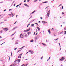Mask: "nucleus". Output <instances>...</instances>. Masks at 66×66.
<instances>
[{
  "label": "nucleus",
  "mask_w": 66,
  "mask_h": 66,
  "mask_svg": "<svg viewBox=\"0 0 66 66\" xmlns=\"http://www.w3.org/2000/svg\"><path fill=\"white\" fill-rule=\"evenodd\" d=\"M50 10L48 11V12H47V14L46 16L47 18H48V17H49V15H50Z\"/></svg>",
  "instance_id": "obj_1"
},
{
  "label": "nucleus",
  "mask_w": 66,
  "mask_h": 66,
  "mask_svg": "<svg viewBox=\"0 0 66 66\" xmlns=\"http://www.w3.org/2000/svg\"><path fill=\"white\" fill-rule=\"evenodd\" d=\"M3 30L5 32H6V31H7L9 29H8V28H5L3 29Z\"/></svg>",
  "instance_id": "obj_2"
},
{
  "label": "nucleus",
  "mask_w": 66,
  "mask_h": 66,
  "mask_svg": "<svg viewBox=\"0 0 66 66\" xmlns=\"http://www.w3.org/2000/svg\"><path fill=\"white\" fill-rule=\"evenodd\" d=\"M65 59V58L64 57H62L61 59H60L59 60V61L61 62V61H63V60H64Z\"/></svg>",
  "instance_id": "obj_3"
},
{
  "label": "nucleus",
  "mask_w": 66,
  "mask_h": 66,
  "mask_svg": "<svg viewBox=\"0 0 66 66\" xmlns=\"http://www.w3.org/2000/svg\"><path fill=\"white\" fill-rule=\"evenodd\" d=\"M23 38V36L22 35V34H20V38Z\"/></svg>",
  "instance_id": "obj_4"
},
{
  "label": "nucleus",
  "mask_w": 66,
  "mask_h": 66,
  "mask_svg": "<svg viewBox=\"0 0 66 66\" xmlns=\"http://www.w3.org/2000/svg\"><path fill=\"white\" fill-rule=\"evenodd\" d=\"M22 54H23L22 53L20 54L18 56V58H20V59H21V57L22 55Z\"/></svg>",
  "instance_id": "obj_5"
},
{
  "label": "nucleus",
  "mask_w": 66,
  "mask_h": 66,
  "mask_svg": "<svg viewBox=\"0 0 66 66\" xmlns=\"http://www.w3.org/2000/svg\"><path fill=\"white\" fill-rule=\"evenodd\" d=\"M31 29H30V28H29V29H28L27 30H26L24 31V32H28V31H30Z\"/></svg>",
  "instance_id": "obj_6"
},
{
  "label": "nucleus",
  "mask_w": 66,
  "mask_h": 66,
  "mask_svg": "<svg viewBox=\"0 0 66 66\" xmlns=\"http://www.w3.org/2000/svg\"><path fill=\"white\" fill-rule=\"evenodd\" d=\"M16 62H17L18 63H19L20 62V60L19 59V60H17L16 61H14V63H15Z\"/></svg>",
  "instance_id": "obj_7"
},
{
  "label": "nucleus",
  "mask_w": 66,
  "mask_h": 66,
  "mask_svg": "<svg viewBox=\"0 0 66 66\" xmlns=\"http://www.w3.org/2000/svg\"><path fill=\"white\" fill-rule=\"evenodd\" d=\"M31 52V54H33V51H32L31 50H29V52Z\"/></svg>",
  "instance_id": "obj_8"
},
{
  "label": "nucleus",
  "mask_w": 66,
  "mask_h": 66,
  "mask_svg": "<svg viewBox=\"0 0 66 66\" xmlns=\"http://www.w3.org/2000/svg\"><path fill=\"white\" fill-rule=\"evenodd\" d=\"M42 22L44 24L47 23V22H45V21H42Z\"/></svg>",
  "instance_id": "obj_9"
},
{
  "label": "nucleus",
  "mask_w": 66,
  "mask_h": 66,
  "mask_svg": "<svg viewBox=\"0 0 66 66\" xmlns=\"http://www.w3.org/2000/svg\"><path fill=\"white\" fill-rule=\"evenodd\" d=\"M3 15L2 14L0 15V19L2 18L3 17Z\"/></svg>",
  "instance_id": "obj_10"
},
{
  "label": "nucleus",
  "mask_w": 66,
  "mask_h": 66,
  "mask_svg": "<svg viewBox=\"0 0 66 66\" xmlns=\"http://www.w3.org/2000/svg\"><path fill=\"white\" fill-rule=\"evenodd\" d=\"M37 29H38V31L40 30V28H39V27H37Z\"/></svg>",
  "instance_id": "obj_11"
},
{
  "label": "nucleus",
  "mask_w": 66,
  "mask_h": 66,
  "mask_svg": "<svg viewBox=\"0 0 66 66\" xmlns=\"http://www.w3.org/2000/svg\"><path fill=\"white\" fill-rule=\"evenodd\" d=\"M42 44L43 45V46H47V45L46 44H44L43 43H42Z\"/></svg>",
  "instance_id": "obj_12"
},
{
  "label": "nucleus",
  "mask_w": 66,
  "mask_h": 66,
  "mask_svg": "<svg viewBox=\"0 0 66 66\" xmlns=\"http://www.w3.org/2000/svg\"><path fill=\"white\" fill-rule=\"evenodd\" d=\"M24 35H25V37H27V34H24Z\"/></svg>",
  "instance_id": "obj_13"
},
{
  "label": "nucleus",
  "mask_w": 66,
  "mask_h": 66,
  "mask_svg": "<svg viewBox=\"0 0 66 66\" xmlns=\"http://www.w3.org/2000/svg\"><path fill=\"white\" fill-rule=\"evenodd\" d=\"M31 32H28V35H29V34H31Z\"/></svg>",
  "instance_id": "obj_14"
},
{
  "label": "nucleus",
  "mask_w": 66,
  "mask_h": 66,
  "mask_svg": "<svg viewBox=\"0 0 66 66\" xmlns=\"http://www.w3.org/2000/svg\"><path fill=\"white\" fill-rule=\"evenodd\" d=\"M48 32L50 34V29H49L48 30Z\"/></svg>",
  "instance_id": "obj_15"
},
{
  "label": "nucleus",
  "mask_w": 66,
  "mask_h": 66,
  "mask_svg": "<svg viewBox=\"0 0 66 66\" xmlns=\"http://www.w3.org/2000/svg\"><path fill=\"white\" fill-rule=\"evenodd\" d=\"M25 47V46H23L22 47V48H20V49H22V48H23Z\"/></svg>",
  "instance_id": "obj_16"
},
{
  "label": "nucleus",
  "mask_w": 66,
  "mask_h": 66,
  "mask_svg": "<svg viewBox=\"0 0 66 66\" xmlns=\"http://www.w3.org/2000/svg\"><path fill=\"white\" fill-rule=\"evenodd\" d=\"M14 34H13L12 35H11L10 36L11 37H12V36H13V35H14Z\"/></svg>",
  "instance_id": "obj_17"
},
{
  "label": "nucleus",
  "mask_w": 66,
  "mask_h": 66,
  "mask_svg": "<svg viewBox=\"0 0 66 66\" xmlns=\"http://www.w3.org/2000/svg\"><path fill=\"white\" fill-rule=\"evenodd\" d=\"M13 65L14 66H16V63H15V64H13Z\"/></svg>",
  "instance_id": "obj_18"
},
{
  "label": "nucleus",
  "mask_w": 66,
  "mask_h": 66,
  "mask_svg": "<svg viewBox=\"0 0 66 66\" xmlns=\"http://www.w3.org/2000/svg\"><path fill=\"white\" fill-rule=\"evenodd\" d=\"M38 0H35L34 1V2H36V1H37Z\"/></svg>",
  "instance_id": "obj_19"
},
{
  "label": "nucleus",
  "mask_w": 66,
  "mask_h": 66,
  "mask_svg": "<svg viewBox=\"0 0 66 66\" xmlns=\"http://www.w3.org/2000/svg\"><path fill=\"white\" fill-rule=\"evenodd\" d=\"M34 12H35V11H34L32 12L31 13V14H33Z\"/></svg>",
  "instance_id": "obj_20"
},
{
  "label": "nucleus",
  "mask_w": 66,
  "mask_h": 66,
  "mask_svg": "<svg viewBox=\"0 0 66 66\" xmlns=\"http://www.w3.org/2000/svg\"><path fill=\"white\" fill-rule=\"evenodd\" d=\"M21 51V50H18L17 52V53H18V52H19V51Z\"/></svg>",
  "instance_id": "obj_21"
},
{
  "label": "nucleus",
  "mask_w": 66,
  "mask_h": 66,
  "mask_svg": "<svg viewBox=\"0 0 66 66\" xmlns=\"http://www.w3.org/2000/svg\"><path fill=\"white\" fill-rule=\"evenodd\" d=\"M36 32H37V33L36 34V35L37 34V30H36Z\"/></svg>",
  "instance_id": "obj_22"
},
{
  "label": "nucleus",
  "mask_w": 66,
  "mask_h": 66,
  "mask_svg": "<svg viewBox=\"0 0 66 66\" xmlns=\"http://www.w3.org/2000/svg\"><path fill=\"white\" fill-rule=\"evenodd\" d=\"M30 42H33V40H31L30 41Z\"/></svg>",
  "instance_id": "obj_23"
},
{
  "label": "nucleus",
  "mask_w": 66,
  "mask_h": 66,
  "mask_svg": "<svg viewBox=\"0 0 66 66\" xmlns=\"http://www.w3.org/2000/svg\"><path fill=\"white\" fill-rule=\"evenodd\" d=\"M46 2H44L43 3H46Z\"/></svg>",
  "instance_id": "obj_24"
},
{
  "label": "nucleus",
  "mask_w": 66,
  "mask_h": 66,
  "mask_svg": "<svg viewBox=\"0 0 66 66\" xmlns=\"http://www.w3.org/2000/svg\"><path fill=\"white\" fill-rule=\"evenodd\" d=\"M24 5L25 6H27V4H24Z\"/></svg>",
  "instance_id": "obj_25"
},
{
  "label": "nucleus",
  "mask_w": 66,
  "mask_h": 66,
  "mask_svg": "<svg viewBox=\"0 0 66 66\" xmlns=\"http://www.w3.org/2000/svg\"><path fill=\"white\" fill-rule=\"evenodd\" d=\"M17 23V21H16V22H15V23H14V24H16V23Z\"/></svg>",
  "instance_id": "obj_26"
},
{
  "label": "nucleus",
  "mask_w": 66,
  "mask_h": 66,
  "mask_svg": "<svg viewBox=\"0 0 66 66\" xmlns=\"http://www.w3.org/2000/svg\"><path fill=\"white\" fill-rule=\"evenodd\" d=\"M34 24H32L31 25V26L32 27H33V26H34Z\"/></svg>",
  "instance_id": "obj_27"
},
{
  "label": "nucleus",
  "mask_w": 66,
  "mask_h": 66,
  "mask_svg": "<svg viewBox=\"0 0 66 66\" xmlns=\"http://www.w3.org/2000/svg\"><path fill=\"white\" fill-rule=\"evenodd\" d=\"M43 58V56H42V57L41 58V60H42V59Z\"/></svg>",
  "instance_id": "obj_28"
},
{
  "label": "nucleus",
  "mask_w": 66,
  "mask_h": 66,
  "mask_svg": "<svg viewBox=\"0 0 66 66\" xmlns=\"http://www.w3.org/2000/svg\"><path fill=\"white\" fill-rule=\"evenodd\" d=\"M62 15H64V12H62Z\"/></svg>",
  "instance_id": "obj_29"
},
{
  "label": "nucleus",
  "mask_w": 66,
  "mask_h": 66,
  "mask_svg": "<svg viewBox=\"0 0 66 66\" xmlns=\"http://www.w3.org/2000/svg\"><path fill=\"white\" fill-rule=\"evenodd\" d=\"M35 24H37V26L38 25V24H37V23H35Z\"/></svg>",
  "instance_id": "obj_30"
},
{
  "label": "nucleus",
  "mask_w": 66,
  "mask_h": 66,
  "mask_svg": "<svg viewBox=\"0 0 66 66\" xmlns=\"http://www.w3.org/2000/svg\"><path fill=\"white\" fill-rule=\"evenodd\" d=\"M14 38H12V40H13V39H14Z\"/></svg>",
  "instance_id": "obj_31"
},
{
  "label": "nucleus",
  "mask_w": 66,
  "mask_h": 66,
  "mask_svg": "<svg viewBox=\"0 0 66 66\" xmlns=\"http://www.w3.org/2000/svg\"><path fill=\"white\" fill-rule=\"evenodd\" d=\"M5 42L3 43H2V44H1L0 45H2V44H4V43H5Z\"/></svg>",
  "instance_id": "obj_32"
},
{
  "label": "nucleus",
  "mask_w": 66,
  "mask_h": 66,
  "mask_svg": "<svg viewBox=\"0 0 66 66\" xmlns=\"http://www.w3.org/2000/svg\"><path fill=\"white\" fill-rule=\"evenodd\" d=\"M64 34H66V31H65Z\"/></svg>",
  "instance_id": "obj_33"
},
{
  "label": "nucleus",
  "mask_w": 66,
  "mask_h": 66,
  "mask_svg": "<svg viewBox=\"0 0 66 66\" xmlns=\"http://www.w3.org/2000/svg\"><path fill=\"white\" fill-rule=\"evenodd\" d=\"M26 6H27V7H29V5H27Z\"/></svg>",
  "instance_id": "obj_34"
},
{
  "label": "nucleus",
  "mask_w": 66,
  "mask_h": 66,
  "mask_svg": "<svg viewBox=\"0 0 66 66\" xmlns=\"http://www.w3.org/2000/svg\"><path fill=\"white\" fill-rule=\"evenodd\" d=\"M59 46H61V45H60V43H59Z\"/></svg>",
  "instance_id": "obj_35"
},
{
  "label": "nucleus",
  "mask_w": 66,
  "mask_h": 66,
  "mask_svg": "<svg viewBox=\"0 0 66 66\" xmlns=\"http://www.w3.org/2000/svg\"><path fill=\"white\" fill-rule=\"evenodd\" d=\"M12 10V9H10L9 10V11H11V10Z\"/></svg>",
  "instance_id": "obj_36"
},
{
  "label": "nucleus",
  "mask_w": 66,
  "mask_h": 66,
  "mask_svg": "<svg viewBox=\"0 0 66 66\" xmlns=\"http://www.w3.org/2000/svg\"><path fill=\"white\" fill-rule=\"evenodd\" d=\"M11 55H12V52H11Z\"/></svg>",
  "instance_id": "obj_37"
},
{
  "label": "nucleus",
  "mask_w": 66,
  "mask_h": 66,
  "mask_svg": "<svg viewBox=\"0 0 66 66\" xmlns=\"http://www.w3.org/2000/svg\"><path fill=\"white\" fill-rule=\"evenodd\" d=\"M18 6H19V5H18L17 6H16V7H18Z\"/></svg>",
  "instance_id": "obj_38"
},
{
  "label": "nucleus",
  "mask_w": 66,
  "mask_h": 66,
  "mask_svg": "<svg viewBox=\"0 0 66 66\" xmlns=\"http://www.w3.org/2000/svg\"><path fill=\"white\" fill-rule=\"evenodd\" d=\"M18 44V43L17 42V43H15V44Z\"/></svg>",
  "instance_id": "obj_39"
},
{
  "label": "nucleus",
  "mask_w": 66,
  "mask_h": 66,
  "mask_svg": "<svg viewBox=\"0 0 66 66\" xmlns=\"http://www.w3.org/2000/svg\"><path fill=\"white\" fill-rule=\"evenodd\" d=\"M35 32H34V35H35Z\"/></svg>",
  "instance_id": "obj_40"
},
{
  "label": "nucleus",
  "mask_w": 66,
  "mask_h": 66,
  "mask_svg": "<svg viewBox=\"0 0 66 66\" xmlns=\"http://www.w3.org/2000/svg\"><path fill=\"white\" fill-rule=\"evenodd\" d=\"M12 16L13 17V16H14V15H13V14H12Z\"/></svg>",
  "instance_id": "obj_41"
},
{
  "label": "nucleus",
  "mask_w": 66,
  "mask_h": 66,
  "mask_svg": "<svg viewBox=\"0 0 66 66\" xmlns=\"http://www.w3.org/2000/svg\"><path fill=\"white\" fill-rule=\"evenodd\" d=\"M29 1H30V0H27V2H29Z\"/></svg>",
  "instance_id": "obj_42"
},
{
  "label": "nucleus",
  "mask_w": 66,
  "mask_h": 66,
  "mask_svg": "<svg viewBox=\"0 0 66 66\" xmlns=\"http://www.w3.org/2000/svg\"><path fill=\"white\" fill-rule=\"evenodd\" d=\"M6 9H5V10H4V12H5V11H6Z\"/></svg>",
  "instance_id": "obj_43"
},
{
  "label": "nucleus",
  "mask_w": 66,
  "mask_h": 66,
  "mask_svg": "<svg viewBox=\"0 0 66 66\" xmlns=\"http://www.w3.org/2000/svg\"><path fill=\"white\" fill-rule=\"evenodd\" d=\"M21 5V3L20 4H19V5Z\"/></svg>",
  "instance_id": "obj_44"
},
{
  "label": "nucleus",
  "mask_w": 66,
  "mask_h": 66,
  "mask_svg": "<svg viewBox=\"0 0 66 66\" xmlns=\"http://www.w3.org/2000/svg\"><path fill=\"white\" fill-rule=\"evenodd\" d=\"M62 9H63V6H62Z\"/></svg>",
  "instance_id": "obj_45"
},
{
  "label": "nucleus",
  "mask_w": 66,
  "mask_h": 66,
  "mask_svg": "<svg viewBox=\"0 0 66 66\" xmlns=\"http://www.w3.org/2000/svg\"><path fill=\"white\" fill-rule=\"evenodd\" d=\"M64 30H66V27L65 28H64Z\"/></svg>",
  "instance_id": "obj_46"
},
{
  "label": "nucleus",
  "mask_w": 66,
  "mask_h": 66,
  "mask_svg": "<svg viewBox=\"0 0 66 66\" xmlns=\"http://www.w3.org/2000/svg\"><path fill=\"white\" fill-rule=\"evenodd\" d=\"M0 3H3V2H1Z\"/></svg>",
  "instance_id": "obj_47"
},
{
  "label": "nucleus",
  "mask_w": 66,
  "mask_h": 66,
  "mask_svg": "<svg viewBox=\"0 0 66 66\" xmlns=\"http://www.w3.org/2000/svg\"><path fill=\"white\" fill-rule=\"evenodd\" d=\"M28 53V52H27L26 53V54H27V53Z\"/></svg>",
  "instance_id": "obj_48"
},
{
  "label": "nucleus",
  "mask_w": 66,
  "mask_h": 66,
  "mask_svg": "<svg viewBox=\"0 0 66 66\" xmlns=\"http://www.w3.org/2000/svg\"><path fill=\"white\" fill-rule=\"evenodd\" d=\"M52 30H54V29H53V28H52Z\"/></svg>",
  "instance_id": "obj_49"
},
{
  "label": "nucleus",
  "mask_w": 66,
  "mask_h": 66,
  "mask_svg": "<svg viewBox=\"0 0 66 66\" xmlns=\"http://www.w3.org/2000/svg\"><path fill=\"white\" fill-rule=\"evenodd\" d=\"M17 48H15V49H14V50H16V49H17Z\"/></svg>",
  "instance_id": "obj_50"
},
{
  "label": "nucleus",
  "mask_w": 66,
  "mask_h": 66,
  "mask_svg": "<svg viewBox=\"0 0 66 66\" xmlns=\"http://www.w3.org/2000/svg\"><path fill=\"white\" fill-rule=\"evenodd\" d=\"M2 38V37H1V36H0V38Z\"/></svg>",
  "instance_id": "obj_51"
},
{
  "label": "nucleus",
  "mask_w": 66,
  "mask_h": 66,
  "mask_svg": "<svg viewBox=\"0 0 66 66\" xmlns=\"http://www.w3.org/2000/svg\"><path fill=\"white\" fill-rule=\"evenodd\" d=\"M60 50H61V46H60Z\"/></svg>",
  "instance_id": "obj_52"
},
{
  "label": "nucleus",
  "mask_w": 66,
  "mask_h": 66,
  "mask_svg": "<svg viewBox=\"0 0 66 66\" xmlns=\"http://www.w3.org/2000/svg\"><path fill=\"white\" fill-rule=\"evenodd\" d=\"M48 7H49V6H48V7H46V9H47V8H48Z\"/></svg>",
  "instance_id": "obj_53"
},
{
  "label": "nucleus",
  "mask_w": 66,
  "mask_h": 66,
  "mask_svg": "<svg viewBox=\"0 0 66 66\" xmlns=\"http://www.w3.org/2000/svg\"><path fill=\"white\" fill-rule=\"evenodd\" d=\"M37 36H38V37H39V35H38Z\"/></svg>",
  "instance_id": "obj_54"
},
{
  "label": "nucleus",
  "mask_w": 66,
  "mask_h": 66,
  "mask_svg": "<svg viewBox=\"0 0 66 66\" xmlns=\"http://www.w3.org/2000/svg\"><path fill=\"white\" fill-rule=\"evenodd\" d=\"M40 21H39V23H40Z\"/></svg>",
  "instance_id": "obj_55"
},
{
  "label": "nucleus",
  "mask_w": 66,
  "mask_h": 66,
  "mask_svg": "<svg viewBox=\"0 0 66 66\" xmlns=\"http://www.w3.org/2000/svg\"><path fill=\"white\" fill-rule=\"evenodd\" d=\"M58 39V38H57L56 39V40H57Z\"/></svg>",
  "instance_id": "obj_56"
},
{
  "label": "nucleus",
  "mask_w": 66,
  "mask_h": 66,
  "mask_svg": "<svg viewBox=\"0 0 66 66\" xmlns=\"http://www.w3.org/2000/svg\"><path fill=\"white\" fill-rule=\"evenodd\" d=\"M16 27L15 28H14V29H16Z\"/></svg>",
  "instance_id": "obj_57"
},
{
  "label": "nucleus",
  "mask_w": 66,
  "mask_h": 66,
  "mask_svg": "<svg viewBox=\"0 0 66 66\" xmlns=\"http://www.w3.org/2000/svg\"><path fill=\"white\" fill-rule=\"evenodd\" d=\"M40 18H41V19H42V17H40Z\"/></svg>",
  "instance_id": "obj_58"
},
{
  "label": "nucleus",
  "mask_w": 66,
  "mask_h": 66,
  "mask_svg": "<svg viewBox=\"0 0 66 66\" xmlns=\"http://www.w3.org/2000/svg\"><path fill=\"white\" fill-rule=\"evenodd\" d=\"M48 60H50V58L48 59L47 61H48Z\"/></svg>",
  "instance_id": "obj_59"
},
{
  "label": "nucleus",
  "mask_w": 66,
  "mask_h": 66,
  "mask_svg": "<svg viewBox=\"0 0 66 66\" xmlns=\"http://www.w3.org/2000/svg\"><path fill=\"white\" fill-rule=\"evenodd\" d=\"M15 4H14V6H15Z\"/></svg>",
  "instance_id": "obj_60"
},
{
  "label": "nucleus",
  "mask_w": 66,
  "mask_h": 66,
  "mask_svg": "<svg viewBox=\"0 0 66 66\" xmlns=\"http://www.w3.org/2000/svg\"><path fill=\"white\" fill-rule=\"evenodd\" d=\"M61 4H60V5H59V6H60V5H61Z\"/></svg>",
  "instance_id": "obj_61"
},
{
  "label": "nucleus",
  "mask_w": 66,
  "mask_h": 66,
  "mask_svg": "<svg viewBox=\"0 0 66 66\" xmlns=\"http://www.w3.org/2000/svg\"><path fill=\"white\" fill-rule=\"evenodd\" d=\"M26 0H24V2H26Z\"/></svg>",
  "instance_id": "obj_62"
},
{
  "label": "nucleus",
  "mask_w": 66,
  "mask_h": 66,
  "mask_svg": "<svg viewBox=\"0 0 66 66\" xmlns=\"http://www.w3.org/2000/svg\"><path fill=\"white\" fill-rule=\"evenodd\" d=\"M23 65H24V64H23L22 65V66H23Z\"/></svg>",
  "instance_id": "obj_63"
},
{
  "label": "nucleus",
  "mask_w": 66,
  "mask_h": 66,
  "mask_svg": "<svg viewBox=\"0 0 66 66\" xmlns=\"http://www.w3.org/2000/svg\"><path fill=\"white\" fill-rule=\"evenodd\" d=\"M10 66H13L12 65H10Z\"/></svg>",
  "instance_id": "obj_64"
}]
</instances>
